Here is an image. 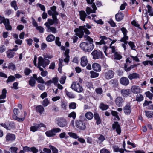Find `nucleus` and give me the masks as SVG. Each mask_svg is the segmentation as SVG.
Here are the masks:
<instances>
[{
  "label": "nucleus",
  "mask_w": 153,
  "mask_h": 153,
  "mask_svg": "<svg viewBox=\"0 0 153 153\" xmlns=\"http://www.w3.org/2000/svg\"><path fill=\"white\" fill-rule=\"evenodd\" d=\"M91 28L92 27L90 25L86 23V25L83 26H80L79 28H76L74 31L76 33V35L80 38H82L83 36L85 39H86V40L89 37L88 35L90 34V32L88 29Z\"/></svg>",
  "instance_id": "f257e3e1"
},
{
  "label": "nucleus",
  "mask_w": 153,
  "mask_h": 153,
  "mask_svg": "<svg viewBox=\"0 0 153 153\" xmlns=\"http://www.w3.org/2000/svg\"><path fill=\"white\" fill-rule=\"evenodd\" d=\"M80 47L85 52H90L94 48L93 44H90L88 42H82L80 45Z\"/></svg>",
  "instance_id": "f03ea898"
},
{
  "label": "nucleus",
  "mask_w": 153,
  "mask_h": 153,
  "mask_svg": "<svg viewBox=\"0 0 153 153\" xmlns=\"http://www.w3.org/2000/svg\"><path fill=\"white\" fill-rule=\"evenodd\" d=\"M71 88L75 91L78 93L82 92L83 91V88L78 82H74L71 85Z\"/></svg>",
  "instance_id": "7ed1b4c3"
},
{
  "label": "nucleus",
  "mask_w": 153,
  "mask_h": 153,
  "mask_svg": "<svg viewBox=\"0 0 153 153\" xmlns=\"http://www.w3.org/2000/svg\"><path fill=\"white\" fill-rule=\"evenodd\" d=\"M91 54L93 56V59H102L104 57L102 52L100 50H94L91 53Z\"/></svg>",
  "instance_id": "20e7f679"
},
{
  "label": "nucleus",
  "mask_w": 153,
  "mask_h": 153,
  "mask_svg": "<svg viewBox=\"0 0 153 153\" xmlns=\"http://www.w3.org/2000/svg\"><path fill=\"white\" fill-rule=\"evenodd\" d=\"M38 60V66H42L44 68H45L50 63L49 60L47 59H44L41 56L39 57Z\"/></svg>",
  "instance_id": "39448f33"
},
{
  "label": "nucleus",
  "mask_w": 153,
  "mask_h": 153,
  "mask_svg": "<svg viewBox=\"0 0 153 153\" xmlns=\"http://www.w3.org/2000/svg\"><path fill=\"white\" fill-rule=\"evenodd\" d=\"M56 123L60 127H66L68 124L66 119L63 117L58 118L56 120Z\"/></svg>",
  "instance_id": "423d86ee"
},
{
  "label": "nucleus",
  "mask_w": 153,
  "mask_h": 153,
  "mask_svg": "<svg viewBox=\"0 0 153 153\" xmlns=\"http://www.w3.org/2000/svg\"><path fill=\"white\" fill-rule=\"evenodd\" d=\"M76 126L77 128L80 130L84 131L86 128V124L82 121L77 120L75 121Z\"/></svg>",
  "instance_id": "0eeeda50"
},
{
  "label": "nucleus",
  "mask_w": 153,
  "mask_h": 153,
  "mask_svg": "<svg viewBox=\"0 0 153 153\" xmlns=\"http://www.w3.org/2000/svg\"><path fill=\"white\" fill-rule=\"evenodd\" d=\"M103 74L106 79H110L113 77L114 72L112 70L105 69L104 71Z\"/></svg>",
  "instance_id": "6e6552de"
},
{
  "label": "nucleus",
  "mask_w": 153,
  "mask_h": 153,
  "mask_svg": "<svg viewBox=\"0 0 153 153\" xmlns=\"http://www.w3.org/2000/svg\"><path fill=\"white\" fill-rule=\"evenodd\" d=\"M114 123L112 124V128L116 129V131L118 134L120 135L121 132V127L117 121H115Z\"/></svg>",
  "instance_id": "1a4fd4ad"
},
{
  "label": "nucleus",
  "mask_w": 153,
  "mask_h": 153,
  "mask_svg": "<svg viewBox=\"0 0 153 153\" xmlns=\"http://www.w3.org/2000/svg\"><path fill=\"white\" fill-rule=\"evenodd\" d=\"M120 82L123 85L126 86L129 84V81L127 77L123 76L120 78Z\"/></svg>",
  "instance_id": "9d476101"
},
{
  "label": "nucleus",
  "mask_w": 153,
  "mask_h": 153,
  "mask_svg": "<svg viewBox=\"0 0 153 153\" xmlns=\"http://www.w3.org/2000/svg\"><path fill=\"white\" fill-rule=\"evenodd\" d=\"M115 102L116 105L118 107H120L123 106L124 100L122 97H119L116 98Z\"/></svg>",
  "instance_id": "9b49d317"
},
{
  "label": "nucleus",
  "mask_w": 153,
  "mask_h": 153,
  "mask_svg": "<svg viewBox=\"0 0 153 153\" xmlns=\"http://www.w3.org/2000/svg\"><path fill=\"white\" fill-rule=\"evenodd\" d=\"M124 113L127 115H129L131 112V109L130 104H126L123 108Z\"/></svg>",
  "instance_id": "f8f14e48"
},
{
  "label": "nucleus",
  "mask_w": 153,
  "mask_h": 153,
  "mask_svg": "<svg viewBox=\"0 0 153 153\" xmlns=\"http://www.w3.org/2000/svg\"><path fill=\"white\" fill-rule=\"evenodd\" d=\"M5 138L6 142H12L15 140V135L14 134L8 133L7 134Z\"/></svg>",
  "instance_id": "ddd939ff"
},
{
  "label": "nucleus",
  "mask_w": 153,
  "mask_h": 153,
  "mask_svg": "<svg viewBox=\"0 0 153 153\" xmlns=\"http://www.w3.org/2000/svg\"><path fill=\"white\" fill-rule=\"evenodd\" d=\"M94 118L96 121V124L99 125L101 124L102 122V120L100 117L99 114L97 112L94 113Z\"/></svg>",
  "instance_id": "4468645a"
},
{
  "label": "nucleus",
  "mask_w": 153,
  "mask_h": 153,
  "mask_svg": "<svg viewBox=\"0 0 153 153\" xmlns=\"http://www.w3.org/2000/svg\"><path fill=\"white\" fill-rule=\"evenodd\" d=\"M124 16V14L122 12H118L115 15L116 20L118 22L122 20Z\"/></svg>",
  "instance_id": "2eb2a0df"
},
{
  "label": "nucleus",
  "mask_w": 153,
  "mask_h": 153,
  "mask_svg": "<svg viewBox=\"0 0 153 153\" xmlns=\"http://www.w3.org/2000/svg\"><path fill=\"white\" fill-rule=\"evenodd\" d=\"M93 70L96 72H99L101 71V67L100 65L97 63H93L92 65Z\"/></svg>",
  "instance_id": "dca6fc26"
},
{
  "label": "nucleus",
  "mask_w": 153,
  "mask_h": 153,
  "mask_svg": "<svg viewBox=\"0 0 153 153\" xmlns=\"http://www.w3.org/2000/svg\"><path fill=\"white\" fill-rule=\"evenodd\" d=\"M128 77L130 80H131L133 79H139L140 75L136 73H133L129 74Z\"/></svg>",
  "instance_id": "f3484780"
},
{
  "label": "nucleus",
  "mask_w": 153,
  "mask_h": 153,
  "mask_svg": "<svg viewBox=\"0 0 153 153\" xmlns=\"http://www.w3.org/2000/svg\"><path fill=\"white\" fill-rule=\"evenodd\" d=\"M131 91L134 94H138L140 93L141 89L139 86H133L131 88Z\"/></svg>",
  "instance_id": "a211bd4d"
},
{
  "label": "nucleus",
  "mask_w": 153,
  "mask_h": 153,
  "mask_svg": "<svg viewBox=\"0 0 153 153\" xmlns=\"http://www.w3.org/2000/svg\"><path fill=\"white\" fill-rule=\"evenodd\" d=\"M79 13L80 19L82 21H85L86 18L87 16V15L85 12L84 11L82 10L79 12Z\"/></svg>",
  "instance_id": "6ab92c4d"
},
{
  "label": "nucleus",
  "mask_w": 153,
  "mask_h": 153,
  "mask_svg": "<svg viewBox=\"0 0 153 153\" xmlns=\"http://www.w3.org/2000/svg\"><path fill=\"white\" fill-rule=\"evenodd\" d=\"M122 95L124 97H126L130 94V91L129 89H122L121 90Z\"/></svg>",
  "instance_id": "aec40b11"
},
{
  "label": "nucleus",
  "mask_w": 153,
  "mask_h": 153,
  "mask_svg": "<svg viewBox=\"0 0 153 153\" xmlns=\"http://www.w3.org/2000/svg\"><path fill=\"white\" fill-rule=\"evenodd\" d=\"M9 20L7 18V20L4 22V25L5 26V29L7 30H11L12 27L10 25Z\"/></svg>",
  "instance_id": "412c9836"
},
{
  "label": "nucleus",
  "mask_w": 153,
  "mask_h": 153,
  "mask_svg": "<svg viewBox=\"0 0 153 153\" xmlns=\"http://www.w3.org/2000/svg\"><path fill=\"white\" fill-rule=\"evenodd\" d=\"M87 59L86 56H83L81 58V64L83 67H85L88 63Z\"/></svg>",
  "instance_id": "4be33fe9"
},
{
  "label": "nucleus",
  "mask_w": 153,
  "mask_h": 153,
  "mask_svg": "<svg viewBox=\"0 0 153 153\" xmlns=\"http://www.w3.org/2000/svg\"><path fill=\"white\" fill-rule=\"evenodd\" d=\"M6 53L7 57L9 59L13 58L15 54V53L14 52L9 49L7 51Z\"/></svg>",
  "instance_id": "5701e85b"
},
{
  "label": "nucleus",
  "mask_w": 153,
  "mask_h": 153,
  "mask_svg": "<svg viewBox=\"0 0 153 153\" xmlns=\"http://www.w3.org/2000/svg\"><path fill=\"white\" fill-rule=\"evenodd\" d=\"M28 84L32 87L35 86L36 81L32 76H31L30 77V79L28 82Z\"/></svg>",
  "instance_id": "b1692460"
},
{
  "label": "nucleus",
  "mask_w": 153,
  "mask_h": 153,
  "mask_svg": "<svg viewBox=\"0 0 153 153\" xmlns=\"http://www.w3.org/2000/svg\"><path fill=\"white\" fill-rule=\"evenodd\" d=\"M85 116L88 119L91 120L93 118L94 115L91 112L89 111L85 114Z\"/></svg>",
  "instance_id": "393cba45"
},
{
  "label": "nucleus",
  "mask_w": 153,
  "mask_h": 153,
  "mask_svg": "<svg viewBox=\"0 0 153 153\" xmlns=\"http://www.w3.org/2000/svg\"><path fill=\"white\" fill-rule=\"evenodd\" d=\"M99 108L102 110L104 111L108 109L109 106L106 104H105L103 103H101L99 106Z\"/></svg>",
  "instance_id": "a878e982"
},
{
  "label": "nucleus",
  "mask_w": 153,
  "mask_h": 153,
  "mask_svg": "<svg viewBox=\"0 0 153 153\" xmlns=\"http://www.w3.org/2000/svg\"><path fill=\"white\" fill-rule=\"evenodd\" d=\"M55 39V36L52 34H49L46 38V40L48 42H51L54 41Z\"/></svg>",
  "instance_id": "bb28decb"
},
{
  "label": "nucleus",
  "mask_w": 153,
  "mask_h": 153,
  "mask_svg": "<svg viewBox=\"0 0 153 153\" xmlns=\"http://www.w3.org/2000/svg\"><path fill=\"white\" fill-rule=\"evenodd\" d=\"M44 107L41 105H39L36 106V110L37 112H39L40 114L43 113L44 111Z\"/></svg>",
  "instance_id": "cd10ccee"
},
{
  "label": "nucleus",
  "mask_w": 153,
  "mask_h": 153,
  "mask_svg": "<svg viewBox=\"0 0 153 153\" xmlns=\"http://www.w3.org/2000/svg\"><path fill=\"white\" fill-rule=\"evenodd\" d=\"M45 134L48 137H52L55 135V134H54L53 129L47 131L45 132Z\"/></svg>",
  "instance_id": "c85d7f7f"
},
{
  "label": "nucleus",
  "mask_w": 153,
  "mask_h": 153,
  "mask_svg": "<svg viewBox=\"0 0 153 153\" xmlns=\"http://www.w3.org/2000/svg\"><path fill=\"white\" fill-rule=\"evenodd\" d=\"M146 115L149 118H153V111H145Z\"/></svg>",
  "instance_id": "c756f323"
},
{
  "label": "nucleus",
  "mask_w": 153,
  "mask_h": 153,
  "mask_svg": "<svg viewBox=\"0 0 153 153\" xmlns=\"http://www.w3.org/2000/svg\"><path fill=\"white\" fill-rule=\"evenodd\" d=\"M33 126L30 127V131L33 132H35L39 130V128L37 126L36 123H34Z\"/></svg>",
  "instance_id": "7c9ffc66"
},
{
  "label": "nucleus",
  "mask_w": 153,
  "mask_h": 153,
  "mask_svg": "<svg viewBox=\"0 0 153 153\" xmlns=\"http://www.w3.org/2000/svg\"><path fill=\"white\" fill-rule=\"evenodd\" d=\"M114 59L117 60H120L122 58L121 55L118 52H115L114 54Z\"/></svg>",
  "instance_id": "2f4dec72"
},
{
  "label": "nucleus",
  "mask_w": 153,
  "mask_h": 153,
  "mask_svg": "<svg viewBox=\"0 0 153 153\" xmlns=\"http://www.w3.org/2000/svg\"><path fill=\"white\" fill-rule=\"evenodd\" d=\"M15 79L16 78L14 76L10 75L8 77L7 79L6 80V83L8 84L9 82H12L14 81Z\"/></svg>",
  "instance_id": "473e14b6"
},
{
  "label": "nucleus",
  "mask_w": 153,
  "mask_h": 153,
  "mask_svg": "<svg viewBox=\"0 0 153 153\" xmlns=\"http://www.w3.org/2000/svg\"><path fill=\"white\" fill-rule=\"evenodd\" d=\"M143 96L140 94H137L136 97V100L137 102H140L143 100Z\"/></svg>",
  "instance_id": "72a5a7b5"
},
{
  "label": "nucleus",
  "mask_w": 153,
  "mask_h": 153,
  "mask_svg": "<svg viewBox=\"0 0 153 153\" xmlns=\"http://www.w3.org/2000/svg\"><path fill=\"white\" fill-rule=\"evenodd\" d=\"M98 140L99 142H97V143L100 144L102 143L105 140V138L103 135L101 134L98 138Z\"/></svg>",
  "instance_id": "f704fd0d"
},
{
  "label": "nucleus",
  "mask_w": 153,
  "mask_h": 153,
  "mask_svg": "<svg viewBox=\"0 0 153 153\" xmlns=\"http://www.w3.org/2000/svg\"><path fill=\"white\" fill-rule=\"evenodd\" d=\"M68 134L70 137L76 139L79 137V136H77V135L76 133H74L72 132H69L68 133Z\"/></svg>",
  "instance_id": "c9c22d12"
},
{
  "label": "nucleus",
  "mask_w": 153,
  "mask_h": 153,
  "mask_svg": "<svg viewBox=\"0 0 153 153\" xmlns=\"http://www.w3.org/2000/svg\"><path fill=\"white\" fill-rule=\"evenodd\" d=\"M91 74L90 77L92 78H95L98 77L99 75V74L93 71H91L90 72Z\"/></svg>",
  "instance_id": "e433bc0d"
},
{
  "label": "nucleus",
  "mask_w": 153,
  "mask_h": 153,
  "mask_svg": "<svg viewBox=\"0 0 153 153\" xmlns=\"http://www.w3.org/2000/svg\"><path fill=\"white\" fill-rule=\"evenodd\" d=\"M65 92L67 96L69 98H73L74 97V95L71 92L68 91L66 89H65Z\"/></svg>",
  "instance_id": "4c0bfd02"
},
{
  "label": "nucleus",
  "mask_w": 153,
  "mask_h": 153,
  "mask_svg": "<svg viewBox=\"0 0 153 153\" xmlns=\"http://www.w3.org/2000/svg\"><path fill=\"white\" fill-rule=\"evenodd\" d=\"M146 97L148 98L150 100H152L153 97V94L151 93L150 91H148L145 93Z\"/></svg>",
  "instance_id": "58836bf2"
},
{
  "label": "nucleus",
  "mask_w": 153,
  "mask_h": 153,
  "mask_svg": "<svg viewBox=\"0 0 153 153\" xmlns=\"http://www.w3.org/2000/svg\"><path fill=\"white\" fill-rule=\"evenodd\" d=\"M76 115V113L74 111H73L68 114V117L70 118H72L73 120H75Z\"/></svg>",
  "instance_id": "ea45409f"
},
{
  "label": "nucleus",
  "mask_w": 153,
  "mask_h": 153,
  "mask_svg": "<svg viewBox=\"0 0 153 153\" xmlns=\"http://www.w3.org/2000/svg\"><path fill=\"white\" fill-rule=\"evenodd\" d=\"M8 68L9 69H11L12 70H14L16 69L15 65L12 62L9 64Z\"/></svg>",
  "instance_id": "a19ab883"
},
{
  "label": "nucleus",
  "mask_w": 153,
  "mask_h": 153,
  "mask_svg": "<svg viewBox=\"0 0 153 153\" xmlns=\"http://www.w3.org/2000/svg\"><path fill=\"white\" fill-rule=\"evenodd\" d=\"M18 150V148L15 147H11L9 149L11 153H17Z\"/></svg>",
  "instance_id": "79ce46f5"
},
{
  "label": "nucleus",
  "mask_w": 153,
  "mask_h": 153,
  "mask_svg": "<svg viewBox=\"0 0 153 153\" xmlns=\"http://www.w3.org/2000/svg\"><path fill=\"white\" fill-rule=\"evenodd\" d=\"M32 72V70L27 68H26L24 70V73L27 76L28 75Z\"/></svg>",
  "instance_id": "37998d69"
},
{
  "label": "nucleus",
  "mask_w": 153,
  "mask_h": 153,
  "mask_svg": "<svg viewBox=\"0 0 153 153\" xmlns=\"http://www.w3.org/2000/svg\"><path fill=\"white\" fill-rule=\"evenodd\" d=\"M48 27H49L48 29H50V31H49L48 30H47V31L48 32L51 31L53 33H56V29L55 27L51 26Z\"/></svg>",
  "instance_id": "c03bdc74"
},
{
  "label": "nucleus",
  "mask_w": 153,
  "mask_h": 153,
  "mask_svg": "<svg viewBox=\"0 0 153 153\" xmlns=\"http://www.w3.org/2000/svg\"><path fill=\"white\" fill-rule=\"evenodd\" d=\"M60 38L59 37H56L55 40V43L56 45L59 47L61 46V42L59 41Z\"/></svg>",
  "instance_id": "a18cd8bd"
},
{
  "label": "nucleus",
  "mask_w": 153,
  "mask_h": 153,
  "mask_svg": "<svg viewBox=\"0 0 153 153\" xmlns=\"http://www.w3.org/2000/svg\"><path fill=\"white\" fill-rule=\"evenodd\" d=\"M95 91L98 94H102L103 93V90L101 88H97L95 90Z\"/></svg>",
  "instance_id": "49530a36"
},
{
  "label": "nucleus",
  "mask_w": 153,
  "mask_h": 153,
  "mask_svg": "<svg viewBox=\"0 0 153 153\" xmlns=\"http://www.w3.org/2000/svg\"><path fill=\"white\" fill-rule=\"evenodd\" d=\"M49 103V102L47 98H46L43 100L42 103V104L43 105L44 107H46Z\"/></svg>",
  "instance_id": "de8ad7c7"
},
{
  "label": "nucleus",
  "mask_w": 153,
  "mask_h": 153,
  "mask_svg": "<svg viewBox=\"0 0 153 153\" xmlns=\"http://www.w3.org/2000/svg\"><path fill=\"white\" fill-rule=\"evenodd\" d=\"M70 109H75L76 108V103L75 102L71 103L69 105Z\"/></svg>",
  "instance_id": "09e8293b"
},
{
  "label": "nucleus",
  "mask_w": 153,
  "mask_h": 153,
  "mask_svg": "<svg viewBox=\"0 0 153 153\" xmlns=\"http://www.w3.org/2000/svg\"><path fill=\"white\" fill-rule=\"evenodd\" d=\"M128 44L132 50H135V49H134V48H135L136 46L133 42L131 41H129L128 42Z\"/></svg>",
  "instance_id": "8fccbe9b"
},
{
  "label": "nucleus",
  "mask_w": 153,
  "mask_h": 153,
  "mask_svg": "<svg viewBox=\"0 0 153 153\" xmlns=\"http://www.w3.org/2000/svg\"><path fill=\"white\" fill-rule=\"evenodd\" d=\"M49 147L50 149L52 150L53 152L58 153V150L55 147L52 145H50L49 146Z\"/></svg>",
  "instance_id": "3c124183"
},
{
  "label": "nucleus",
  "mask_w": 153,
  "mask_h": 153,
  "mask_svg": "<svg viewBox=\"0 0 153 153\" xmlns=\"http://www.w3.org/2000/svg\"><path fill=\"white\" fill-rule=\"evenodd\" d=\"M52 19L53 22L56 25H57L59 23V20L57 19L56 16H52Z\"/></svg>",
  "instance_id": "603ef678"
},
{
  "label": "nucleus",
  "mask_w": 153,
  "mask_h": 153,
  "mask_svg": "<svg viewBox=\"0 0 153 153\" xmlns=\"http://www.w3.org/2000/svg\"><path fill=\"white\" fill-rule=\"evenodd\" d=\"M120 30L123 33V36H127V33L128 31L125 27H123L121 28Z\"/></svg>",
  "instance_id": "864d4df0"
},
{
  "label": "nucleus",
  "mask_w": 153,
  "mask_h": 153,
  "mask_svg": "<svg viewBox=\"0 0 153 153\" xmlns=\"http://www.w3.org/2000/svg\"><path fill=\"white\" fill-rule=\"evenodd\" d=\"M128 65L127 63H125L124 64V69L127 72L129 71L131 69L130 66L128 67Z\"/></svg>",
  "instance_id": "5fc2aeb1"
},
{
  "label": "nucleus",
  "mask_w": 153,
  "mask_h": 153,
  "mask_svg": "<svg viewBox=\"0 0 153 153\" xmlns=\"http://www.w3.org/2000/svg\"><path fill=\"white\" fill-rule=\"evenodd\" d=\"M66 79V76H62L60 79V82L62 84H64L65 82Z\"/></svg>",
  "instance_id": "6e6d98bb"
},
{
  "label": "nucleus",
  "mask_w": 153,
  "mask_h": 153,
  "mask_svg": "<svg viewBox=\"0 0 153 153\" xmlns=\"http://www.w3.org/2000/svg\"><path fill=\"white\" fill-rule=\"evenodd\" d=\"M86 12L88 14H90L91 13H95V12L94 11L91 9L89 7H87L86 9Z\"/></svg>",
  "instance_id": "4d7b16f0"
},
{
  "label": "nucleus",
  "mask_w": 153,
  "mask_h": 153,
  "mask_svg": "<svg viewBox=\"0 0 153 153\" xmlns=\"http://www.w3.org/2000/svg\"><path fill=\"white\" fill-rule=\"evenodd\" d=\"M37 82L38 83L44 84L45 82L43 80L42 78L40 76H39L38 78L37 79Z\"/></svg>",
  "instance_id": "13d9d810"
},
{
  "label": "nucleus",
  "mask_w": 153,
  "mask_h": 153,
  "mask_svg": "<svg viewBox=\"0 0 153 153\" xmlns=\"http://www.w3.org/2000/svg\"><path fill=\"white\" fill-rule=\"evenodd\" d=\"M6 47L4 45H1L0 46V53H2L6 50Z\"/></svg>",
  "instance_id": "bf43d9fd"
},
{
  "label": "nucleus",
  "mask_w": 153,
  "mask_h": 153,
  "mask_svg": "<svg viewBox=\"0 0 153 153\" xmlns=\"http://www.w3.org/2000/svg\"><path fill=\"white\" fill-rule=\"evenodd\" d=\"M36 29L41 33H43L44 32V28L42 26L36 27Z\"/></svg>",
  "instance_id": "052dcab7"
},
{
  "label": "nucleus",
  "mask_w": 153,
  "mask_h": 153,
  "mask_svg": "<svg viewBox=\"0 0 153 153\" xmlns=\"http://www.w3.org/2000/svg\"><path fill=\"white\" fill-rule=\"evenodd\" d=\"M30 151L32 152L33 153H37L38 152V150L35 147H31Z\"/></svg>",
  "instance_id": "680f3d73"
},
{
  "label": "nucleus",
  "mask_w": 153,
  "mask_h": 153,
  "mask_svg": "<svg viewBox=\"0 0 153 153\" xmlns=\"http://www.w3.org/2000/svg\"><path fill=\"white\" fill-rule=\"evenodd\" d=\"M128 39V37L127 36H123V37H122L120 41L121 42H124L125 41H127Z\"/></svg>",
  "instance_id": "e2e57ef3"
},
{
  "label": "nucleus",
  "mask_w": 153,
  "mask_h": 153,
  "mask_svg": "<svg viewBox=\"0 0 153 153\" xmlns=\"http://www.w3.org/2000/svg\"><path fill=\"white\" fill-rule=\"evenodd\" d=\"M30 147H29L27 146H25L24 147H23V149L22 150L23 151H24V152H29L30 151Z\"/></svg>",
  "instance_id": "0e129e2a"
},
{
  "label": "nucleus",
  "mask_w": 153,
  "mask_h": 153,
  "mask_svg": "<svg viewBox=\"0 0 153 153\" xmlns=\"http://www.w3.org/2000/svg\"><path fill=\"white\" fill-rule=\"evenodd\" d=\"M7 20V19H5L4 17H2L0 16V24L3 23L4 24V22Z\"/></svg>",
  "instance_id": "69168bd1"
},
{
  "label": "nucleus",
  "mask_w": 153,
  "mask_h": 153,
  "mask_svg": "<svg viewBox=\"0 0 153 153\" xmlns=\"http://www.w3.org/2000/svg\"><path fill=\"white\" fill-rule=\"evenodd\" d=\"M18 83L17 82H14L13 84V86L11 87V88H13L15 90L18 89Z\"/></svg>",
  "instance_id": "338daca9"
},
{
  "label": "nucleus",
  "mask_w": 153,
  "mask_h": 153,
  "mask_svg": "<svg viewBox=\"0 0 153 153\" xmlns=\"http://www.w3.org/2000/svg\"><path fill=\"white\" fill-rule=\"evenodd\" d=\"M110 152L107 149L103 148L100 150V153H110Z\"/></svg>",
  "instance_id": "774afa93"
}]
</instances>
